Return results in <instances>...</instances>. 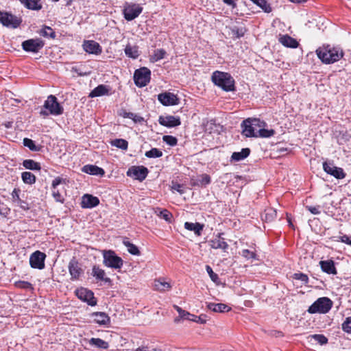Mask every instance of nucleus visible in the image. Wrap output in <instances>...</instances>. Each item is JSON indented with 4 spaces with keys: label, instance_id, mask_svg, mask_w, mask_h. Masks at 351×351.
I'll use <instances>...</instances> for the list:
<instances>
[{
    "label": "nucleus",
    "instance_id": "nucleus-1",
    "mask_svg": "<svg viewBox=\"0 0 351 351\" xmlns=\"http://www.w3.org/2000/svg\"><path fill=\"white\" fill-rule=\"evenodd\" d=\"M317 57L323 63L331 64L339 60L343 56L342 49L330 45L319 47L316 50Z\"/></svg>",
    "mask_w": 351,
    "mask_h": 351
},
{
    "label": "nucleus",
    "instance_id": "nucleus-2",
    "mask_svg": "<svg viewBox=\"0 0 351 351\" xmlns=\"http://www.w3.org/2000/svg\"><path fill=\"white\" fill-rule=\"evenodd\" d=\"M212 82L226 92L235 90L234 80L231 75L226 72L216 71L211 77Z\"/></svg>",
    "mask_w": 351,
    "mask_h": 351
},
{
    "label": "nucleus",
    "instance_id": "nucleus-3",
    "mask_svg": "<svg viewBox=\"0 0 351 351\" xmlns=\"http://www.w3.org/2000/svg\"><path fill=\"white\" fill-rule=\"evenodd\" d=\"M64 108L58 101L56 96L50 95L45 101L43 108L40 111V115L46 117L49 114L58 116L63 113Z\"/></svg>",
    "mask_w": 351,
    "mask_h": 351
},
{
    "label": "nucleus",
    "instance_id": "nucleus-4",
    "mask_svg": "<svg viewBox=\"0 0 351 351\" xmlns=\"http://www.w3.org/2000/svg\"><path fill=\"white\" fill-rule=\"evenodd\" d=\"M266 123L263 121H261L259 119L248 118L243 120L241 124L242 129L241 134L247 138H256L258 133L257 128L264 127Z\"/></svg>",
    "mask_w": 351,
    "mask_h": 351
},
{
    "label": "nucleus",
    "instance_id": "nucleus-5",
    "mask_svg": "<svg viewBox=\"0 0 351 351\" xmlns=\"http://www.w3.org/2000/svg\"><path fill=\"white\" fill-rule=\"evenodd\" d=\"M332 304V301L327 297L319 298L308 307L307 312L310 314H325L331 309Z\"/></svg>",
    "mask_w": 351,
    "mask_h": 351
},
{
    "label": "nucleus",
    "instance_id": "nucleus-6",
    "mask_svg": "<svg viewBox=\"0 0 351 351\" xmlns=\"http://www.w3.org/2000/svg\"><path fill=\"white\" fill-rule=\"evenodd\" d=\"M103 258V264L107 267L120 269L123 265V259L117 256L113 250H104Z\"/></svg>",
    "mask_w": 351,
    "mask_h": 351
},
{
    "label": "nucleus",
    "instance_id": "nucleus-7",
    "mask_svg": "<svg viewBox=\"0 0 351 351\" xmlns=\"http://www.w3.org/2000/svg\"><path fill=\"white\" fill-rule=\"evenodd\" d=\"M151 80V71L147 67L136 69L134 73V82L136 86L144 87Z\"/></svg>",
    "mask_w": 351,
    "mask_h": 351
},
{
    "label": "nucleus",
    "instance_id": "nucleus-8",
    "mask_svg": "<svg viewBox=\"0 0 351 351\" xmlns=\"http://www.w3.org/2000/svg\"><path fill=\"white\" fill-rule=\"evenodd\" d=\"M0 23L6 27L16 29L21 25L22 19L8 12L0 11Z\"/></svg>",
    "mask_w": 351,
    "mask_h": 351
},
{
    "label": "nucleus",
    "instance_id": "nucleus-9",
    "mask_svg": "<svg viewBox=\"0 0 351 351\" xmlns=\"http://www.w3.org/2000/svg\"><path fill=\"white\" fill-rule=\"evenodd\" d=\"M44 45L45 42L40 38H31L22 43V48L27 52L38 53Z\"/></svg>",
    "mask_w": 351,
    "mask_h": 351
},
{
    "label": "nucleus",
    "instance_id": "nucleus-10",
    "mask_svg": "<svg viewBox=\"0 0 351 351\" xmlns=\"http://www.w3.org/2000/svg\"><path fill=\"white\" fill-rule=\"evenodd\" d=\"M149 170L144 166H132L126 173L129 177H132L140 182L143 181L147 176Z\"/></svg>",
    "mask_w": 351,
    "mask_h": 351
},
{
    "label": "nucleus",
    "instance_id": "nucleus-11",
    "mask_svg": "<svg viewBox=\"0 0 351 351\" xmlns=\"http://www.w3.org/2000/svg\"><path fill=\"white\" fill-rule=\"evenodd\" d=\"M75 294L80 300L86 302L91 306L97 304V300L94 296L93 292L90 290L82 287L76 289Z\"/></svg>",
    "mask_w": 351,
    "mask_h": 351
},
{
    "label": "nucleus",
    "instance_id": "nucleus-12",
    "mask_svg": "<svg viewBox=\"0 0 351 351\" xmlns=\"http://www.w3.org/2000/svg\"><path fill=\"white\" fill-rule=\"evenodd\" d=\"M68 269L72 281L79 280L80 276L84 274V270L75 257H73L69 261Z\"/></svg>",
    "mask_w": 351,
    "mask_h": 351
},
{
    "label": "nucleus",
    "instance_id": "nucleus-13",
    "mask_svg": "<svg viewBox=\"0 0 351 351\" xmlns=\"http://www.w3.org/2000/svg\"><path fill=\"white\" fill-rule=\"evenodd\" d=\"M46 254L39 250L32 253L29 257V264L32 268L43 269L45 268Z\"/></svg>",
    "mask_w": 351,
    "mask_h": 351
},
{
    "label": "nucleus",
    "instance_id": "nucleus-14",
    "mask_svg": "<svg viewBox=\"0 0 351 351\" xmlns=\"http://www.w3.org/2000/svg\"><path fill=\"white\" fill-rule=\"evenodd\" d=\"M143 8L138 4H127L123 10L124 18L130 21L136 19L142 12Z\"/></svg>",
    "mask_w": 351,
    "mask_h": 351
},
{
    "label": "nucleus",
    "instance_id": "nucleus-15",
    "mask_svg": "<svg viewBox=\"0 0 351 351\" xmlns=\"http://www.w3.org/2000/svg\"><path fill=\"white\" fill-rule=\"evenodd\" d=\"M323 169L328 174L339 180L344 178L346 175L342 168L334 166L332 162H324Z\"/></svg>",
    "mask_w": 351,
    "mask_h": 351
},
{
    "label": "nucleus",
    "instance_id": "nucleus-16",
    "mask_svg": "<svg viewBox=\"0 0 351 351\" xmlns=\"http://www.w3.org/2000/svg\"><path fill=\"white\" fill-rule=\"evenodd\" d=\"M158 99L163 106H165L178 105L180 101V99L176 95L169 92L159 94L158 95Z\"/></svg>",
    "mask_w": 351,
    "mask_h": 351
},
{
    "label": "nucleus",
    "instance_id": "nucleus-17",
    "mask_svg": "<svg viewBox=\"0 0 351 351\" xmlns=\"http://www.w3.org/2000/svg\"><path fill=\"white\" fill-rule=\"evenodd\" d=\"M158 123L167 128H173L179 126L181 124L180 118L178 116L167 115L160 116Z\"/></svg>",
    "mask_w": 351,
    "mask_h": 351
},
{
    "label": "nucleus",
    "instance_id": "nucleus-18",
    "mask_svg": "<svg viewBox=\"0 0 351 351\" xmlns=\"http://www.w3.org/2000/svg\"><path fill=\"white\" fill-rule=\"evenodd\" d=\"M83 48L86 52L91 54L99 55L102 51L100 45L94 40H85Z\"/></svg>",
    "mask_w": 351,
    "mask_h": 351
},
{
    "label": "nucleus",
    "instance_id": "nucleus-19",
    "mask_svg": "<svg viewBox=\"0 0 351 351\" xmlns=\"http://www.w3.org/2000/svg\"><path fill=\"white\" fill-rule=\"evenodd\" d=\"M99 204V199L97 197L90 194H85L82 197L81 206L84 208H92Z\"/></svg>",
    "mask_w": 351,
    "mask_h": 351
},
{
    "label": "nucleus",
    "instance_id": "nucleus-20",
    "mask_svg": "<svg viewBox=\"0 0 351 351\" xmlns=\"http://www.w3.org/2000/svg\"><path fill=\"white\" fill-rule=\"evenodd\" d=\"M223 233H218L215 238L209 241V245L213 249H221L224 252L228 248V244L221 237Z\"/></svg>",
    "mask_w": 351,
    "mask_h": 351
},
{
    "label": "nucleus",
    "instance_id": "nucleus-21",
    "mask_svg": "<svg viewBox=\"0 0 351 351\" xmlns=\"http://www.w3.org/2000/svg\"><path fill=\"white\" fill-rule=\"evenodd\" d=\"M21 190L19 189H14L12 193V198L14 203L19 206L23 210H29L30 207L29 203L25 200H23L19 197Z\"/></svg>",
    "mask_w": 351,
    "mask_h": 351
},
{
    "label": "nucleus",
    "instance_id": "nucleus-22",
    "mask_svg": "<svg viewBox=\"0 0 351 351\" xmlns=\"http://www.w3.org/2000/svg\"><path fill=\"white\" fill-rule=\"evenodd\" d=\"M82 171L93 176H99L103 177L105 174L104 169L94 165H86L82 168Z\"/></svg>",
    "mask_w": 351,
    "mask_h": 351
},
{
    "label": "nucleus",
    "instance_id": "nucleus-23",
    "mask_svg": "<svg viewBox=\"0 0 351 351\" xmlns=\"http://www.w3.org/2000/svg\"><path fill=\"white\" fill-rule=\"evenodd\" d=\"M319 265L322 270L328 274L336 275L337 274V269L335 266V262L332 260L321 261Z\"/></svg>",
    "mask_w": 351,
    "mask_h": 351
},
{
    "label": "nucleus",
    "instance_id": "nucleus-24",
    "mask_svg": "<svg viewBox=\"0 0 351 351\" xmlns=\"http://www.w3.org/2000/svg\"><path fill=\"white\" fill-rule=\"evenodd\" d=\"M92 275L97 280L104 281L106 283L110 284L112 280L110 278L106 277V273L104 269L100 268L98 265H94L92 269Z\"/></svg>",
    "mask_w": 351,
    "mask_h": 351
},
{
    "label": "nucleus",
    "instance_id": "nucleus-25",
    "mask_svg": "<svg viewBox=\"0 0 351 351\" xmlns=\"http://www.w3.org/2000/svg\"><path fill=\"white\" fill-rule=\"evenodd\" d=\"M28 10L38 11L43 8L41 0H19Z\"/></svg>",
    "mask_w": 351,
    "mask_h": 351
},
{
    "label": "nucleus",
    "instance_id": "nucleus-26",
    "mask_svg": "<svg viewBox=\"0 0 351 351\" xmlns=\"http://www.w3.org/2000/svg\"><path fill=\"white\" fill-rule=\"evenodd\" d=\"M91 316L94 317V322L99 325H108L110 322V317L104 312H95Z\"/></svg>",
    "mask_w": 351,
    "mask_h": 351
},
{
    "label": "nucleus",
    "instance_id": "nucleus-27",
    "mask_svg": "<svg viewBox=\"0 0 351 351\" xmlns=\"http://www.w3.org/2000/svg\"><path fill=\"white\" fill-rule=\"evenodd\" d=\"M279 42L285 47L290 48H297L299 45L298 42L288 34L281 36Z\"/></svg>",
    "mask_w": 351,
    "mask_h": 351
},
{
    "label": "nucleus",
    "instance_id": "nucleus-28",
    "mask_svg": "<svg viewBox=\"0 0 351 351\" xmlns=\"http://www.w3.org/2000/svg\"><path fill=\"white\" fill-rule=\"evenodd\" d=\"M184 226L185 229L194 232L197 236H200L202 234V231L204 229V225L198 222L192 223L186 221L184 223Z\"/></svg>",
    "mask_w": 351,
    "mask_h": 351
},
{
    "label": "nucleus",
    "instance_id": "nucleus-29",
    "mask_svg": "<svg viewBox=\"0 0 351 351\" xmlns=\"http://www.w3.org/2000/svg\"><path fill=\"white\" fill-rule=\"evenodd\" d=\"M207 307L209 310L216 313H225L231 310V308L223 303H208Z\"/></svg>",
    "mask_w": 351,
    "mask_h": 351
},
{
    "label": "nucleus",
    "instance_id": "nucleus-30",
    "mask_svg": "<svg viewBox=\"0 0 351 351\" xmlns=\"http://www.w3.org/2000/svg\"><path fill=\"white\" fill-rule=\"evenodd\" d=\"M109 88L107 86L100 84L95 88L89 94L90 97H100L102 95H108Z\"/></svg>",
    "mask_w": 351,
    "mask_h": 351
},
{
    "label": "nucleus",
    "instance_id": "nucleus-31",
    "mask_svg": "<svg viewBox=\"0 0 351 351\" xmlns=\"http://www.w3.org/2000/svg\"><path fill=\"white\" fill-rule=\"evenodd\" d=\"M250 154V148H243L241 152H233L231 160L234 161H241L246 158Z\"/></svg>",
    "mask_w": 351,
    "mask_h": 351
},
{
    "label": "nucleus",
    "instance_id": "nucleus-32",
    "mask_svg": "<svg viewBox=\"0 0 351 351\" xmlns=\"http://www.w3.org/2000/svg\"><path fill=\"white\" fill-rule=\"evenodd\" d=\"M22 165L26 169L32 171H40L41 169L40 164L32 159L24 160Z\"/></svg>",
    "mask_w": 351,
    "mask_h": 351
},
{
    "label": "nucleus",
    "instance_id": "nucleus-33",
    "mask_svg": "<svg viewBox=\"0 0 351 351\" xmlns=\"http://www.w3.org/2000/svg\"><path fill=\"white\" fill-rule=\"evenodd\" d=\"M155 213L157 216L162 218L168 223H171L173 219V215L171 212H169L167 209L160 210L159 208H157L155 210Z\"/></svg>",
    "mask_w": 351,
    "mask_h": 351
},
{
    "label": "nucleus",
    "instance_id": "nucleus-34",
    "mask_svg": "<svg viewBox=\"0 0 351 351\" xmlns=\"http://www.w3.org/2000/svg\"><path fill=\"white\" fill-rule=\"evenodd\" d=\"M88 342L90 346H94L97 348L108 349L109 348L108 342L100 338L93 337L89 340Z\"/></svg>",
    "mask_w": 351,
    "mask_h": 351
},
{
    "label": "nucleus",
    "instance_id": "nucleus-35",
    "mask_svg": "<svg viewBox=\"0 0 351 351\" xmlns=\"http://www.w3.org/2000/svg\"><path fill=\"white\" fill-rule=\"evenodd\" d=\"M230 31L233 38H240L245 35L247 29L244 26H233Z\"/></svg>",
    "mask_w": 351,
    "mask_h": 351
},
{
    "label": "nucleus",
    "instance_id": "nucleus-36",
    "mask_svg": "<svg viewBox=\"0 0 351 351\" xmlns=\"http://www.w3.org/2000/svg\"><path fill=\"white\" fill-rule=\"evenodd\" d=\"M125 55L131 58L136 59L139 56V53L137 46H131L130 45H126L125 48Z\"/></svg>",
    "mask_w": 351,
    "mask_h": 351
},
{
    "label": "nucleus",
    "instance_id": "nucleus-37",
    "mask_svg": "<svg viewBox=\"0 0 351 351\" xmlns=\"http://www.w3.org/2000/svg\"><path fill=\"white\" fill-rule=\"evenodd\" d=\"M277 217V212L275 209L268 208L265 210L263 215H262L261 217L263 220H265L267 222H270L274 221Z\"/></svg>",
    "mask_w": 351,
    "mask_h": 351
},
{
    "label": "nucleus",
    "instance_id": "nucleus-38",
    "mask_svg": "<svg viewBox=\"0 0 351 351\" xmlns=\"http://www.w3.org/2000/svg\"><path fill=\"white\" fill-rule=\"evenodd\" d=\"M21 179L25 184H33L36 182V176L29 171H24L21 173Z\"/></svg>",
    "mask_w": 351,
    "mask_h": 351
},
{
    "label": "nucleus",
    "instance_id": "nucleus-39",
    "mask_svg": "<svg viewBox=\"0 0 351 351\" xmlns=\"http://www.w3.org/2000/svg\"><path fill=\"white\" fill-rule=\"evenodd\" d=\"M39 34L46 38H56V32L53 31V29L51 27L46 25H44L43 27L40 30Z\"/></svg>",
    "mask_w": 351,
    "mask_h": 351
},
{
    "label": "nucleus",
    "instance_id": "nucleus-40",
    "mask_svg": "<svg viewBox=\"0 0 351 351\" xmlns=\"http://www.w3.org/2000/svg\"><path fill=\"white\" fill-rule=\"evenodd\" d=\"M154 287L156 290L165 291L166 290H169L171 286L170 283L163 281L161 279H158L154 281Z\"/></svg>",
    "mask_w": 351,
    "mask_h": 351
},
{
    "label": "nucleus",
    "instance_id": "nucleus-41",
    "mask_svg": "<svg viewBox=\"0 0 351 351\" xmlns=\"http://www.w3.org/2000/svg\"><path fill=\"white\" fill-rule=\"evenodd\" d=\"M254 4L260 7L265 12L269 13L271 12V8L267 3V0H250Z\"/></svg>",
    "mask_w": 351,
    "mask_h": 351
},
{
    "label": "nucleus",
    "instance_id": "nucleus-42",
    "mask_svg": "<svg viewBox=\"0 0 351 351\" xmlns=\"http://www.w3.org/2000/svg\"><path fill=\"white\" fill-rule=\"evenodd\" d=\"M111 145L123 150H127L128 142L123 138H116L111 141Z\"/></svg>",
    "mask_w": 351,
    "mask_h": 351
},
{
    "label": "nucleus",
    "instance_id": "nucleus-43",
    "mask_svg": "<svg viewBox=\"0 0 351 351\" xmlns=\"http://www.w3.org/2000/svg\"><path fill=\"white\" fill-rule=\"evenodd\" d=\"M307 339L309 340L314 339L322 346L328 343V338L326 336L321 334L310 335L307 337Z\"/></svg>",
    "mask_w": 351,
    "mask_h": 351
},
{
    "label": "nucleus",
    "instance_id": "nucleus-44",
    "mask_svg": "<svg viewBox=\"0 0 351 351\" xmlns=\"http://www.w3.org/2000/svg\"><path fill=\"white\" fill-rule=\"evenodd\" d=\"M23 143L25 147H28L31 151L38 152L41 149V146L36 145L34 141L28 138H25Z\"/></svg>",
    "mask_w": 351,
    "mask_h": 351
},
{
    "label": "nucleus",
    "instance_id": "nucleus-45",
    "mask_svg": "<svg viewBox=\"0 0 351 351\" xmlns=\"http://www.w3.org/2000/svg\"><path fill=\"white\" fill-rule=\"evenodd\" d=\"M258 133L256 134V138H269L273 136L276 134V131L273 129L267 130L265 128H258Z\"/></svg>",
    "mask_w": 351,
    "mask_h": 351
},
{
    "label": "nucleus",
    "instance_id": "nucleus-46",
    "mask_svg": "<svg viewBox=\"0 0 351 351\" xmlns=\"http://www.w3.org/2000/svg\"><path fill=\"white\" fill-rule=\"evenodd\" d=\"M123 244L128 248V251L130 254L136 256H139L141 254V252L136 245L128 241H123Z\"/></svg>",
    "mask_w": 351,
    "mask_h": 351
},
{
    "label": "nucleus",
    "instance_id": "nucleus-47",
    "mask_svg": "<svg viewBox=\"0 0 351 351\" xmlns=\"http://www.w3.org/2000/svg\"><path fill=\"white\" fill-rule=\"evenodd\" d=\"M145 156L149 158H160L162 156V152L157 148H152L145 152Z\"/></svg>",
    "mask_w": 351,
    "mask_h": 351
},
{
    "label": "nucleus",
    "instance_id": "nucleus-48",
    "mask_svg": "<svg viewBox=\"0 0 351 351\" xmlns=\"http://www.w3.org/2000/svg\"><path fill=\"white\" fill-rule=\"evenodd\" d=\"M197 182L199 186H203L209 184L211 182V179L209 175L204 173L199 176Z\"/></svg>",
    "mask_w": 351,
    "mask_h": 351
},
{
    "label": "nucleus",
    "instance_id": "nucleus-49",
    "mask_svg": "<svg viewBox=\"0 0 351 351\" xmlns=\"http://www.w3.org/2000/svg\"><path fill=\"white\" fill-rule=\"evenodd\" d=\"M241 254L243 257L246 258L247 260L253 259L257 260L258 256L254 251H250L247 249H244L241 251Z\"/></svg>",
    "mask_w": 351,
    "mask_h": 351
},
{
    "label": "nucleus",
    "instance_id": "nucleus-50",
    "mask_svg": "<svg viewBox=\"0 0 351 351\" xmlns=\"http://www.w3.org/2000/svg\"><path fill=\"white\" fill-rule=\"evenodd\" d=\"M206 316L205 315H200L199 316H197L193 314H191V316H186L184 319L193 321L197 323L204 324L206 322Z\"/></svg>",
    "mask_w": 351,
    "mask_h": 351
},
{
    "label": "nucleus",
    "instance_id": "nucleus-51",
    "mask_svg": "<svg viewBox=\"0 0 351 351\" xmlns=\"http://www.w3.org/2000/svg\"><path fill=\"white\" fill-rule=\"evenodd\" d=\"M162 141L170 146H176L178 143L177 138L171 135L163 136Z\"/></svg>",
    "mask_w": 351,
    "mask_h": 351
},
{
    "label": "nucleus",
    "instance_id": "nucleus-52",
    "mask_svg": "<svg viewBox=\"0 0 351 351\" xmlns=\"http://www.w3.org/2000/svg\"><path fill=\"white\" fill-rule=\"evenodd\" d=\"M166 54V51L163 49H158L154 51V55H153V59L154 61H158L160 60H162L165 58V56Z\"/></svg>",
    "mask_w": 351,
    "mask_h": 351
},
{
    "label": "nucleus",
    "instance_id": "nucleus-53",
    "mask_svg": "<svg viewBox=\"0 0 351 351\" xmlns=\"http://www.w3.org/2000/svg\"><path fill=\"white\" fill-rule=\"evenodd\" d=\"M292 278L295 280H301L304 284H307L308 282V276L303 273H295L293 274Z\"/></svg>",
    "mask_w": 351,
    "mask_h": 351
},
{
    "label": "nucleus",
    "instance_id": "nucleus-54",
    "mask_svg": "<svg viewBox=\"0 0 351 351\" xmlns=\"http://www.w3.org/2000/svg\"><path fill=\"white\" fill-rule=\"evenodd\" d=\"M16 287L24 289H32V285L27 281L19 280L15 282Z\"/></svg>",
    "mask_w": 351,
    "mask_h": 351
},
{
    "label": "nucleus",
    "instance_id": "nucleus-55",
    "mask_svg": "<svg viewBox=\"0 0 351 351\" xmlns=\"http://www.w3.org/2000/svg\"><path fill=\"white\" fill-rule=\"evenodd\" d=\"M342 330L347 333H351V317H348L342 324Z\"/></svg>",
    "mask_w": 351,
    "mask_h": 351
},
{
    "label": "nucleus",
    "instance_id": "nucleus-56",
    "mask_svg": "<svg viewBox=\"0 0 351 351\" xmlns=\"http://www.w3.org/2000/svg\"><path fill=\"white\" fill-rule=\"evenodd\" d=\"M206 270L212 281H213L214 282H217V280H219L218 275L213 271V269L209 265L206 266Z\"/></svg>",
    "mask_w": 351,
    "mask_h": 351
},
{
    "label": "nucleus",
    "instance_id": "nucleus-57",
    "mask_svg": "<svg viewBox=\"0 0 351 351\" xmlns=\"http://www.w3.org/2000/svg\"><path fill=\"white\" fill-rule=\"evenodd\" d=\"M52 196L57 202H60L62 204L64 203V198L62 197V195L58 191L53 189Z\"/></svg>",
    "mask_w": 351,
    "mask_h": 351
},
{
    "label": "nucleus",
    "instance_id": "nucleus-58",
    "mask_svg": "<svg viewBox=\"0 0 351 351\" xmlns=\"http://www.w3.org/2000/svg\"><path fill=\"white\" fill-rule=\"evenodd\" d=\"M177 311L179 313V316L181 319H185L186 316L189 317L191 316V313L182 309L180 307L176 306H175Z\"/></svg>",
    "mask_w": 351,
    "mask_h": 351
},
{
    "label": "nucleus",
    "instance_id": "nucleus-59",
    "mask_svg": "<svg viewBox=\"0 0 351 351\" xmlns=\"http://www.w3.org/2000/svg\"><path fill=\"white\" fill-rule=\"evenodd\" d=\"M171 188L173 190L178 191L180 194H183L184 193L182 189V185L177 182H172Z\"/></svg>",
    "mask_w": 351,
    "mask_h": 351
},
{
    "label": "nucleus",
    "instance_id": "nucleus-60",
    "mask_svg": "<svg viewBox=\"0 0 351 351\" xmlns=\"http://www.w3.org/2000/svg\"><path fill=\"white\" fill-rule=\"evenodd\" d=\"M64 182V180L60 177H56L51 183V187L53 189H56V187L62 183Z\"/></svg>",
    "mask_w": 351,
    "mask_h": 351
},
{
    "label": "nucleus",
    "instance_id": "nucleus-61",
    "mask_svg": "<svg viewBox=\"0 0 351 351\" xmlns=\"http://www.w3.org/2000/svg\"><path fill=\"white\" fill-rule=\"evenodd\" d=\"M306 209L313 215H318L320 213L319 206H306Z\"/></svg>",
    "mask_w": 351,
    "mask_h": 351
},
{
    "label": "nucleus",
    "instance_id": "nucleus-62",
    "mask_svg": "<svg viewBox=\"0 0 351 351\" xmlns=\"http://www.w3.org/2000/svg\"><path fill=\"white\" fill-rule=\"evenodd\" d=\"M130 119H132L134 123H141L145 121L143 117L134 113H132V116Z\"/></svg>",
    "mask_w": 351,
    "mask_h": 351
},
{
    "label": "nucleus",
    "instance_id": "nucleus-63",
    "mask_svg": "<svg viewBox=\"0 0 351 351\" xmlns=\"http://www.w3.org/2000/svg\"><path fill=\"white\" fill-rule=\"evenodd\" d=\"M342 243L351 245V238L346 234L339 237V240Z\"/></svg>",
    "mask_w": 351,
    "mask_h": 351
},
{
    "label": "nucleus",
    "instance_id": "nucleus-64",
    "mask_svg": "<svg viewBox=\"0 0 351 351\" xmlns=\"http://www.w3.org/2000/svg\"><path fill=\"white\" fill-rule=\"evenodd\" d=\"M119 115L124 118L130 119L132 116V112H127L125 110L122 109L119 112Z\"/></svg>",
    "mask_w": 351,
    "mask_h": 351
}]
</instances>
